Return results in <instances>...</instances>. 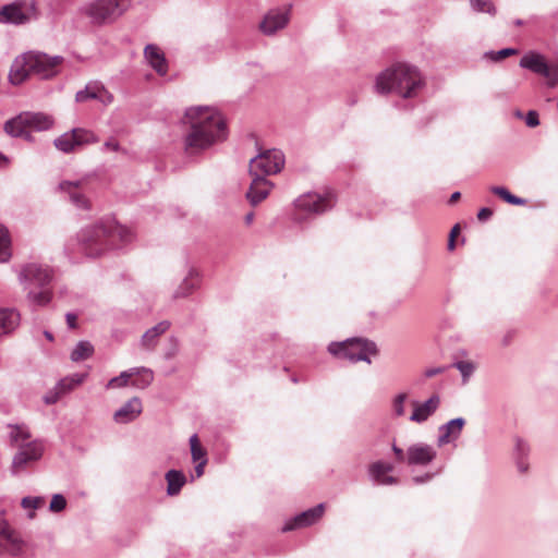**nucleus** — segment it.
<instances>
[{
	"label": "nucleus",
	"instance_id": "1",
	"mask_svg": "<svg viewBox=\"0 0 558 558\" xmlns=\"http://www.w3.org/2000/svg\"><path fill=\"white\" fill-rule=\"evenodd\" d=\"M184 122L190 125L184 137L189 155H197L227 137L226 122L215 108L191 107L185 111Z\"/></svg>",
	"mask_w": 558,
	"mask_h": 558
},
{
	"label": "nucleus",
	"instance_id": "2",
	"mask_svg": "<svg viewBox=\"0 0 558 558\" xmlns=\"http://www.w3.org/2000/svg\"><path fill=\"white\" fill-rule=\"evenodd\" d=\"M424 87V80L417 68L407 63H396L380 72L375 82V90L385 95L395 93L402 98H413Z\"/></svg>",
	"mask_w": 558,
	"mask_h": 558
},
{
	"label": "nucleus",
	"instance_id": "3",
	"mask_svg": "<svg viewBox=\"0 0 558 558\" xmlns=\"http://www.w3.org/2000/svg\"><path fill=\"white\" fill-rule=\"evenodd\" d=\"M134 239L133 232L120 226L114 218L107 217L96 225L86 227L80 233V240L88 256L97 257L106 246L124 245Z\"/></svg>",
	"mask_w": 558,
	"mask_h": 558
},
{
	"label": "nucleus",
	"instance_id": "4",
	"mask_svg": "<svg viewBox=\"0 0 558 558\" xmlns=\"http://www.w3.org/2000/svg\"><path fill=\"white\" fill-rule=\"evenodd\" d=\"M63 61L60 56L50 57L44 52L28 51L15 58L9 73V81L20 85L29 75L49 78L58 73V66Z\"/></svg>",
	"mask_w": 558,
	"mask_h": 558
},
{
	"label": "nucleus",
	"instance_id": "5",
	"mask_svg": "<svg viewBox=\"0 0 558 558\" xmlns=\"http://www.w3.org/2000/svg\"><path fill=\"white\" fill-rule=\"evenodd\" d=\"M19 281L27 291V300L36 306H46L52 300V290L49 288L53 279V271L49 266L37 263L25 264L19 271Z\"/></svg>",
	"mask_w": 558,
	"mask_h": 558
},
{
	"label": "nucleus",
	"instance_id": "6",
	"mask_svg": "<svg viewBox=\"0 0 558 558\" xmlns=\"http://www.w3.org/2000/svg\"><path fill=\"white\" fill-rule=\"evenodd\" d=\"M130 0H92L80 8V13L94 26L116 22L128 10Z\"/></svg>",
	"mask_w": 558,
	"mask_h": 558
},
{
	"label": "nucleus",
	"instance_id": "7",
	"mask_svg": "<svg viewBox=\"0 0 558 558\" xmlns=\"http://www.w3.org/2000/svg\"><path fill=\"white\" fill-rule=\"evenodd\" d=\"M328 352L339 359L351 363L360 361L371 363V355H377V347L374 342L361 338L347 339L342 342H331Z\"/></svg>",
	"mask_w": 558,
	"mask_h": 558
},
{
	"label": "nucleus",
	"instance_id": "8",
	"mask_svg": "<svg viewBox=\"0 0 558 558\" xmlns=\"http://www.w3.org/2000/svg\"><path fill=\"white\" fill-rule=\"evenodd\" d=\"M284 166V155L279 149H267L251 158L250 175L266 178L281 171Z\"/></svg>",
	"mask_w": 558,
	"mask_h": 558
},
{
	"label": "nucleus",
	"instance_id": "9",
	"mask_svg": "<svg viewBox=\"0 0 558 558\" xmlns=\"http://www.w3.org/2000/svg\"><path fill=\"white\" fill-rule=\"evenodd\" d=\"M37 19L35 1L17 0L0 8V23L23 25Z\"/></svg>",
	"mask_w": 558,
	"mask_h": 558
},
{
	"label": "nucleus",
	"instance_id": "10",
	"mask_svg": "<svg viewBox=\"0 0 558 558\" xmlns=\"http://www.w3.org/2000/svg\"><path fill=\"white\" fill-rule=\"evenodd\" d=\"M520 66L546 77V85L549 88L558 85V62L548 64L545 57L538 52L525 53L520 60Z\"/></svg>",
	"mask_w": 558,
	"mask_h": 558
},
{
	"label": "nucleus",
	"instance_id": "11",
	"mask_svg": "<svg viewBox=\"0 0 558 558\" xmlns=\"http://www.w3.org/2000/svg\"><path fill=\"white\" fill-rule=\"evenodd\" d=\"M45 447L40 440H32L19 446L17 452L12 460V472L19 474L24 471L28 465L38 461L44 453Z\"/></svg>",
	"mask_w": 558,
	"mask_h": 558
},
{
	"label": "nucleus",
	"instance_id": "12",
	"mask_svg": "<svg viewBox=\"0 0 558 558\" xmlns=\"http://www.w3.org/2000/svg\"><path fill=\"white\" fill-rule=\"evenodd\" d=\"M87 180L62 181L59 183V190L68 196V199L78 209H89L90 204L86 195Z\"/></svg>",
	"mask_w": 558,
	"mask_h": 558
},
{
	"label": "nucleus",
	"instance_id": "13",
	"mask_svg": "<svg viewBox=\"0 0 558 558\" xmlns=\"http://www.w3.org/2000/svg\"><path fill=\"white\" fill-rule=\"evenodd\" d=\"M295 207L306 214H323L332 207V203L327 196L306 193L295 201Z\"/></svg>",
	"mask_w": 558,
	"mask_h": 558
},
{
	"label": "nucleus",
	"instance_id": "14",
	"mask_svg": "<svg viewBox=\"0 0 558 558\" xmlns=\"http://www.w3.org/2000/svg\"><path fill=\"white\" fill-rule=\"evenodd\" d=\"M325 505L318 504L317 506L307 509L294 518L289 520L282 527V532H289L295 529L306 527L317 522L324 514Z\"/></svg>",
	"mask_w": 558,
	"mask_h": 558
},
{
	"label": "nucleus",
	"instance_id": "15",
	"mask_svg": "<svg viewBox=\"0 0 558 558\" xmlns=\"http://www.w3.org/2000/svg\"><path fill=\"white\" fill-rule=\"evenodd\" d=\"M530 454L531 446L529 441L520 436H514L511 458L517 471L522 475L527 474L530 470Z\"/></svg>",
	"mask_w": 558,
	"mask_h": 558
},
{
	"label": "nucleus",
	"instance_id": "16",
	"mask_svg": "<svg viewBox=\"0 0 558 558\" xmlns=\"http://www.w3.org/2000/svg\"><path fill=\"white\" fill-rule=\"evenodd\" d=\"M289 23V11L272 9L267 12L259 24L263 34L270 36L276 34L279 29L284 28Z\"/></svg>",
	"mask_w": 558,
	"mask_h": 558
},
{
	"label": "nucleus",
	"instance_id": "17",
	"mask_svg": "<svg viewBox=\"0 0 558 558\" xmlns=\"http://www.w3.org/2000/svg\"><path fill=\"white\" fill-rule=\"evenodd\" d=\"M437 456V451L430 445L418 442L407 449V463L409 465H427Z\"/></svg>",
	"mask_w": 558,
	"mask_h": 558
},
{
	"label": "nucleus",
	"instance_id": "18",
	"mask_svg": "<svg viewBox=\"0 0 558 558\" xmlns=\"http://www.w3.org/2000/svg\"><path fill=\"white\" fill-rule=\"evenodd\" d=\"M24 542L7 524L0 523V554L19 556L23 553Z\"/></svg>",
	"mask_w": 558,
	"mask_h": 558
},
{
	"label": "nucleus",
	"instance_id": "19",
	"mask_svg": "<svg viewBox=\"0 0 558 558\" xmlns=\"http://www.w3.org/2000/svg\"><path fill=\"white\" fill-rule=\"evenodd\" d=\"M252 182L245 196L252 206H256L267 198L274 184L266 178L251 175Z\"/></svg>",
	"mask_w": 558,
	"mask_h": 558
},
{
	"label": "nucleus",
	"instance_id": "20",
	"mask_svg": "<svg viewBox=\"0 0 558 558\" xmlns=\"http://www.w3.org/2000/svg\"><path fill=\"white\" fill-rule=\"evenodd\" d=\"M143 411L140 398L133 397L113 413V421L118 424H128L135 421Z\"/></svg>",
	"mask_w": 558,
	"mask_h": 558
},
{
	"label": "nucleus",
	"instance_id": "21",
	"mask_svg": "<svg viewBox=\"0 0 558 558\" xmlns=\"http://www.w3.org/2000/svg\"><path fill=\"white\" fill-rule=\"evenodd\" d=\"M464 424L465 421L462 417H457L450 420L446 424H442L438 429L439 435L437 438V445L442 447L451 441L457 440L462 433Z\"/></svg>",
	"mask_w": 558,
	"mask_h": 558
},
{
	"label": "nucleus",
	"instance_id": "22",
	"mask_svg": "<svg viewBox=\"0 0 558 558\" xmlns=\"http://www.w3.org/2000/svg\"><path fill=\"white\" fill-rule=\"evenodd\" d=\"M77 102H84L89 99H97L104 104H109L112 100V96L107 93L102 85L90 83L82 90H78L75 95Z\"/></svg>",
	"mask_w": 558,
	"mask_h": 558
},
{
	"label": "nucleus",
	"instance_id": "23",
	"mask_svg": "<svg viewBox=\"0 0 558 558\" xmlns=\"http://www.w3.org/2000/svg\"><path fill=\"white\" fill-rule=\"evenodd\" d=\"M144 57L149 65L159 74L166 75L168 71L167 60L158 46L149 44L144 49Z\"/></svg>",
	"mask_w": 558,
	"mask_h": 558
},
{
	"label": "nucleus",
	"instance_id": "24",
	"mask_svg": "<svg viewBox=\"0 0 558 558\" xmlns=\"http://www.w3.org/2000/svg\"><path fill=\"white\" fill-rule=\"evenodd\" d=\"M440 399L437 395L432 396L423 403L414 402V410L410 420L416 423L425 422L439 407Z\"/></svg>",
	"mask_w": 558,
	"mask_h": 558
},
{
	"label": "nucleus",
	"instance_id": "25",
	"mask_svg": "<svg viewBox=\"0 0 558 558\" xmlns=\"http://www.w3.org/2000/svg\"><path fill=\"white\" fill-rule=\"evenodd\" d=\"M20 120L25 121L28 132L31 130L46 131V130H49L53 124L52 118L50 116L41 113V112L21 113Z\"/></svg>",
	"mask_w": 558,
	"mask_h": 558
},
{
	"label": "nucleus",
	"instance_id": "26",
	"mask_svg": "<svg viewBox=\"0 0 558 558\" xmlns=\"http://www.w3.org/2000/svg\"><path fill=\"white\" fill-rule=\"evenodd\" d=\"M393 470V466L389 463L375 462L369 468V474L374 481L383 485H391L397 483L396 477L388 475Z\"/></svg>",
	"mask_w": 558,
	"mask_h": 558
},
{
	"label": "nucleus",
	"instance_id": "27",
	"mask_svg": "<svg viewBox=\"0 0 558 558\" xmlns=\"http://www.w3.org/2000/svg\"><path fill=\"white\" fill-rule=\"evenodd\" d=\"M169 328L170 323L168 320H162L155 325L154 327L146 330L141 339L142 347H144L147 350L154 349L157 344L158 337L165 333Z\"/></svg>",
	"mask_w": 558,
	"mask_h": 558
},
{
	"label": "nucleus",
	"instance_id": "28",
	"mask_svg": "<svg viewBox=\"0 0 558 558\" xmlns=\"http://www.w3.org/2000/svg\"><path fill=\"white\" fill-rule=\"evenodd\" d=\"M20 324V314L15 310H0V336L12 332Z\"/></svg>",
	"mask_w": 558,
	"mask_h": 558
},
{
	"label": "nucleus",
	"instance_id": "29",
	"mask_svg": "<svg viewBox=\"0 0 558 558\" xmlns=\"http://www.w3.org/2000/svg\"><path fill=\"white\" fill-rule=\"evenodd\" d=\"M165 478L167 481V494L169 496L178 495L186 483L185 475L183 472L178 470H169L166 473Z\"/></svg>",
	"mask_w": 558,
	"mask_h": 558
},
{
	"label": "nucleus",
	"instance_id": "30",
	"mask_svg": "<svg viewBox=\"0 0 558 558\" xmlns=\"http://www.w3.org/2000/svg\"><path fill=\"white\" fill-rule=\"evenodd\" d=\"M199 286L198 275L194 270H190L189 275L183 279L175 290L174 298H185L190 295Z\"/></svg>",
	"mask_w": 558,
	"mask_h": 558
},
{
	"label": "nucleus",
	"instance_id": "31",
	"mask_svg": "<svg viewBox=\"0 0 558 558\" xmlns=\"http://www.w3.org/2000/svg\"><path fill=\"white\" fill-rule=\"evenodd\" d=\"M21 114L9 120L4 124V131L12 137H29V132L24 120H20Z\"/></svg>",
	"mask_w": 558,
	"mask_h": 558
},
{
	"label": "nucleus",
	"instance_id": "32",
	"mask_svg": "<svg viewBox=\"0 0 558 558\" xmlns=\"http://www.w3.org/2000/svg\"><path fill=\"white\" fill-rule=\"evenodd\" d=\"M86 377H87V374H78V373L66 376L57 383L58 389L64 396V395L69 393L70 391H72L73 389H75L82 383H84Z\"/></svg>",
	"mask_w": 558,
	"mask_h": 558
},
{
	"label": "nucleus",
	"instance_id": "33",
	"mask_svg": "<svg viewBox=\"0 0 558 558\" xmlns=\"http://www.w3.org/2000/svg\"><path fill=\"white\" fill-rule=\"evenodd\" d=\"M93 353L94 345L87 340H82L72 350L70 357L73 362H81L89 359Z\"/></svg>",
	"mask_w": 558,
	"mask_h": 558
},
{
	"label": "nucleus",
	"instance_id": "34",
	"mask_svg": "<svg viewBox=\"0 0 558 558\" xmlns=\"http://www.w3.org/2000/svg\"><path fill=\"white\" fill-rule=\"evenodd\" d=\"M57 149L62 153L69 154L74 151L77 147V142H75L74 134L72 130L63 133L59 137H57L53 142Z\"/></svg>",
	"mask_w": 558,
	"mask_h": 558
},
{
	"label": "nucleus",
	"instance_id": "35",
	"mask_svg": "<svg viewBox=\"0 0 558 558\" xmlns=\"http://www.w3.org/2000/svg\"><path fill=\"white\" fill-rule=\"evenodd\" d=\"M137 373L131 379V385L138 389H145L154 380V373L151 369L146 367H135Z\"/></svg>",
	"mask_w": 558,
	"mask_h": 558
},
{
	"label": "nucleus",
	"instance_id": "36",
	"mask_svg": "<svg viewBox=\"0 0 558 558\" xmlns=\"http://www.w3.org/2000/svg\"><path fill=\"white\" fill-rule=\"evenodd\" d=\"M136 373H137L136 368H130L128 371L121 372L119 376L112 377L107 383L106 389L122 388V387L128 386Z\"/></svg>",
	"mask_w": 558,
	"mask_h": 558
},
{
	"label": "nucleus",
	"instance_id": "37",
	"mask_svg": "<svg viewBox=\"0 0 558 558\" xmlns=\"http://www.w3.org/2000/svg\"><path fill=\"white\" fill-rule=\"evenodd\" d=\"M72 133L74 134L75 142H77V147L94 144L99 141V138L94 134V132L86 129L75 128L72 129Z\"/></svg>",
	"mask_w": 558,
	"mask_h": 558
},
{
	"label": "nucleus",
	"instance_id": "38",
	"mask_svg": "<svg viewBox=\"0 0 558 558\" xmlns=\"http://www.w3.org/2000/svg\"><path fill=\"white\" fill-rule=\"evenodd\" d=\"M10 236L8 230L0 225V262L9 260L11 256Z\"/></svg>",
	"mask_w": 558,
	"mask_h": 558
},
{
	"label": "nucleus",
	"instance_id": "39",
	"mask_svg": "<svg viewBox=\"0 0 558 558\" xmlns=\"http://www.w3.org/2000/svg\"><path fill=\"white\" fill-rule=\"evenodd\" d=\"M451 367L457 368L461 375L463 383H466V380L471 377V375L474 373L476 368V364L469 360H461L454 362Z\"/></svg>",
	"mask_w": 558,
	"mask_h": 558
},
{
	"label": "nucleus",
	"instance_id": "40",
	"mask_svg": "<svg viewBox=\"0 0 558 558\" xmlns=\"http://www.w3.org/2000/svg\"><path fill=\"white\" fill-rule=\"evenodd\" d=\"M496 195L500 196L505 202L512 204V205H525L526 199L518 197L513 194H511L506 187L496 186L490 190Z\"/></svg>",
	"mask_w": 558,
	"mask_h": 558
},
{
	"label": "nucleus",
	"instance_id": "41",
	"mask_svg": "<svg viewBox=\"0 0 558 558\" xmlns=\"http://www.w3.org/2000/svg\"><path fill=\"white\" fill-rule=\"evenodd\" d=\"M191 454L194 462L207 460L206 450L201 446L198 436L196 434L190 437Z\"/></svg>",
	"mask_w": 558,
	"mask_h": 558
},
{
	"label": "nucleus",
	"instance_id": "42",
	"mask_svg": "<svg viewBox=\"0 0 558 558\" xmlns=\"http://www.w3.org/2000/svg\"><path fill=\"white\" fill-rule=\"evenodd\" d=\"M408 395L404 392L398 393L392 402V408L396 416H403L405 413L404 403Z\"/></svg>",
	"mask_w": 558,
	"mask_h": 558
},
{
	"label": "nucleus",
	"instance_id": "43",
	"mask_svg": "<svg viewBox=\"0 0 558 558\" xmlns=\"http://www.w3.org/2000/svg\"><path fill=\"white\" fill-rule=\"evenodd\" d=\"M66 507V500L63 495L54 494L49 505V509L52 512H60Z\"/></svg>",
	"mask_w": 558,
	"mask_h": 558
},
{
	"label": "nucleus",
	"instance_id": "44",
	"mask_svg": "<svg viewBox=\"0 0 558 558\" xmlns=\"http://www.w3.org/2000/svg\"><path fill=\"white\" fill-rule=\"evenodd\" d=\"M519 50L515 48H504L499 51H490V61L498 62L510 56L518 54Z\"/></svg>",
	"mask_w": 558,
	"mask_h": 558
},
{
	"label": "nucleus",
	"instance_id": "45",
	"mask_svg": "<svg viewBox=\"0 0 558 558\" xmlns=\"http://www.w3.org/2000/svg\"><path fill=\"white\" fill-rule=\"evenodd\" d=\"M45 504V499L43 497H24L21 501V505L24 509L35 510Z\"/></svg>",
	"mask_w": 558,
	"mask_h": 558
},
{
	"label": "nucleus",
	"instance_id": "46",
	"mask_svg": "<svg viewBox=\"0 0 558 558\" xmlns=\"http://www.w3.org/2000/svg\"><path fill=\"white\" fill-rule=\"evenodd\" d=\"M29 438V433L20 426H15L11 432V440L13 442L17 444L19 441H25L28 440Z\"/></svg>",
	"mask_w": 558,
	"mask_h": 558
},
{
	"label": "nucleus",
	"instance_id": "47",
	"mask_svg": "<svg viewBox=\"0 0 558 558\" xmlns=\"http://www.w3.org/2000/svg\"><path fill=\"white\" fill-rule=\"evenodd\" d=\"M63 395L61 393V391L58 389V386L56 385L52 389H50L43 398L44 402L46 404H54L59 401V399L62 397Z\"/></svg>",
	"mask_w": 558,
	"mask_h": 558
},
{
	"label": "nucleus",
	"instance_id": "48",
	"mask_svg": "<svg viewBox=\"0 0 558 558\" xmlns=\"http://www.w3.org/2000/svg\"><path fill=\"white\" fill-rule=\"evenodd\" d=\"M525 123L529 128H536L539 125L538 113L535 110H530L525 116Z\"/></svg>",
	"mask_w": 558,
	"mask_h": 558
},
{
	"label": "nucleus",
	"instance_id": "49",
	"mask_svg": "<svg viewBox=\"0 0 558 558\" xmlns=\"http://www.w3.org/2000/svg\"><path fill=\"white\" fill-rule=\"evenodd\" d=\"M460 232V225L457 223L452 227L451 231H450V234H449V239H448V250L449 251H453L454 247H456V236L459 234Z\"/></svg>",
	"mask_w": 558,
	"mask_h": 558
},
{
	"label": "nucleus",
	"instance_id": "50",
	"mask_svg": "<svg viewBox=\"0 0 558 558\" xmlns=\"http://www.w3.org/2000/svg\"><path fill=\"white\" fill-rule=\"evenodd\" d=\"M120 149H121V147H120L119 142L117 140H114L113 137L107 140L104 143L102 148H101L102 151H107V150L119 151Z\"/></svg>",
	"mask_w": 558,
	"mask_h": 558
},
{
	"label": "nucleus",
	"instance_id": "51",
	"mask_svg": "<svg viewBox=\"0 0 558 558\" xmlns=\"http://www.w3.org/2000/svg\"><path fill=\"white\" fill-rule=\"evenodd\" d=\"M471 8L475 12H485L487 2L485 0H470Z\"/></svg>",
	"mask_w": 558,
	"mask_h": 558
},
{
	"label": "nucleus",
	"instance_id": "52",
	"mask_svg": "<svg viewBox=\"0 0 558 558\" xmlns=\"http://www.w3.org/2000/svg\"><path fill=\"white\" fill-rule=\"evenodd\" d=\"M449 366H439V367H430V368H427L425 372H424V375L427 377V378H430V377H434L436 375H439L444 372H446L448 369Z\"/></svg>",
	"mask_w": 558,
	"mask_h": 558
},
{
	"label": "nucleus",
	"instance_id": "53",
	"mask_svg": "<svg viewBox=\"0 0 558 558\" xmlns=\"http://www.w3.org/2000/svg\"><path fill=\"white\" fill-rule=\"evenodd\" d=\"M392 450L398 462H407V452L404 453V451L396 445L392 446Z\"/></svg>",
	"mask_w": 558,
	"mask_h": 558
},
{
	"label": "nucleus",
	"instance_id": "54",
	"mask_svg": "<svg viewBox=\"0 0 558 558\" xmlns=\"http://www.w3.org/2000/svg\"><path fill=\"white\" fill-rule=\"evenodd\" d=\"M195 465V475L196 477H201L204 474L205 465L207 464V460L196 461Z\"/></svg>",
	"mask_w": 558,
	"mask_h": 558
},
{
	"label": "nucleus",
	"instance_id": "55",
	"mask_svg": "<svg viewBox=\"0 0 558 558\" xmlns=\"http://www.w3.org/2000/svg\"><path fill=\"white\" fill-rule=\"evenodd\" d=\"M515 332L513 330H508L501 338V342L504 345H508L514 338Z\"/></svg>",
	"mask_w": 558,
	"mask_h": 558
},
{
	"label": "nucleus",
	"instance_id": "56",
	"mask_svg": "<svg viewBox=\"0 0 558 558\" xmlns=\"http://www.w3.org/2000/svg\"><path fill=\"white\" fill-rule=\"evenodd\" d=\"M65 318H66V324H68L69 328L74 329L76 327L77 316L73 313H68L65 315Z\"/></svg>",
	"mask_w": 558,
	"mask_h": 558
},
{
	"label": "nucleus",
	"instance_id": "57",
	"mask_svg": "<svg viewBox=\"0 0 558 558\" xmlns=\"http://www.w3.org/2000/svg\"><path fill=\"white\" fill-rule=\"evenodd\" d=\"M432 478H433V474L426 473L424 475L413 477V482L415 484H422V483H426V482L430 481Z\"/></svg>",
	"mask_w": 558,
	"mask_h": 558
},
{
	"label": "nucleus",
	"instance_id": "58",
	"mask_svg": "<svg viewBox=\"0 0 558 558\" xmlns=\"http://www.w3.org/2000/svg\"><path fill=\"white\" fill-rule=\"evenodd\" d=\"M477 219L480 221H486L488 219V207H483L480 209L477 214Z\"/></svg>",
	"mask_w": 558,
	"mask_h": 558
},
{
	"label": "nucleus",
	"instance_id": "59",
	"mask_svg": "<svg viewBox=\"0 0 558 558\" xmlns=\"http://www.w3.org/2000/svg\"><path fill=\"white\" fill-rule=\"evenodd\" d=\"M254 220V213L253 211H250L245 215L244 217V221L246 225H251Z\"/></svg>",
	"mask_w": 558,
	"mask_h": 558
},
{
	"label": "nucleus",
	"instance_id": "60",
	"mask_svg": "<svg viewBox=\"0 0 558 558\" xmlns=\"http://www.w3.org/2000/svg\"><path fill=\"white\" fill-rule=\"evenodd\" d=\"M460 196H461L460 192L452 193L449 198V204L456 203L460 198Z\"/></svg>",
	"mask_w": 558,
	"mask_h": 558
},
{
	"label": "nucleus",
	"instance_id": "61",
	"mask_svg": "<svg viewBox=\"0 0 558 558\" xmlns=\"http://www.w3.org/2000/svg\"><path fill=\"white\" fill-rule=\"evenodd\" d=\"M8 163V158L2 153H0V167H3Z\"/></svg>",
	"mask_w": 558,
	"mask_h": 558
},
{
	"label": "nucleus",
	"instance_id": "62",
	"mask_svg": "<svg viewBox=\"0 0 558 558\" xmlns=\"http://www.w3.org/2000/svg\"><path fill=\"white\" fill-rule=\"evenodd\" d=\"M45 337L49 340V341H52L53 340V336L50 331H45L44 332Z\"/></svg>",
	"mask_w": 558,
	"mask_h": 558
},
{
	"label": "nucleus",
	"instance_id": "63",
	"mask_svg": "<svg viewBox=\"0 0 558 558\" xmlns=\"http://www.w3.org/2000/svg\"><path fill=\"white\" fill-rule=\"evenodd\" d=\"M514 23H515V25H518V26L523 24V22H522L521 20H517Z\"/></svg>",
	"mask_w": 558,
	"mask_h": 558
},
{
	"label": "nucleus",
	"instance_id": "64",
	"mask_svg": "<svg viewBox=\"0 0 558 558\" xmlns=\"http://www.w3.org/2000/svg\"><path fill=\"white\" fill-rule=\"evenodd\" d=\"M355 102H356V99L355 98H351L350 105H354Z\"/></svg>",
	"mask_w": 558,
	"mask_h": 558
}]
</instances>
